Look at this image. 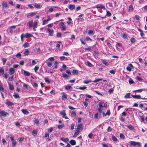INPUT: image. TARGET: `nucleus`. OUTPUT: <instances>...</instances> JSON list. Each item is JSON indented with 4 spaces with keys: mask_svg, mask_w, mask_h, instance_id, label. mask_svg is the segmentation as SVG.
<instances>
[{
    "mask_svg": "<svg viewBox=\"0 0 147 147\" xmlns=\"http://www.w3.org/2000/svg\"><path fill=\"white\" fill-rule=\"evenodd\" d=\"M60 140L64 142H67V141H69V140L67 138H60Z\"/></svg>",
    "mask_w": 147,
    "mask_h": 147,
    "instance_id": "23",
    "label": "nucleus"
},
{
    "mask_svg": "<svg viewBox=\"0 0 147 147\" xmlns=\"http://www.w3.org/2000/svg\"><path fill=\"white\" fill-rule=\"evenodd\" d=\"M13 96L16 98H17L20 97L19 94L15 93H14Z\"/></svg>",
    "mask_w": 147,
    "mask_h": 147,
    "instance_id": "33",
    "label": "nucleus"
},
{
    "mask_svg": "<svg viewBox=\"0 0 147 147\" xmlns=\"http://www.w3.org/2000/svg\"><path fill=\"white\" fill-rule=\"evenodd\" d=\"M133 6L132 5H130L129 7L128 8V10H131V11H132L133 10Z\"/></svg>",
    "mask_w": 147,
    "mask_h": 147,
    "instance_id": "48",
    "label": "nucleus"
},
{
    "mask_svg": "<svg viewBox=\"0 0 147 147\" xmlns=\"http://www.w3.org/2000/svg\"><path fill=\"white\" fill-rule=\"evenodd\" d=\"M29 51L28 49H26L24 51V54L25 55H28Z\"/></svg>",
    "mask_w": 147,
    "mask_h": 147,
    "instance_id": "35",
    "label": "nucleus"
},
{
    "mask_svg": "<svg viewBox=\"0 0 147 147\" xmlns=\"http://www.w3.org/2000/svg\"><path fill=\"white\" fill-rule=\"evenodd\" d=\"M4 73V70L3 68H0V76L3 74Z\"/></svg>",
    "mask_w": 147,
    "mask_h": 147,
    "instance_id": "27",
    "label": "nucleus"
},
{
    "mask_svg": "<svg viewBox=\"0 0 147 147\" xmlns=\"http://www.w3.org/2000/svg\"><path fill=\"white\" fill-rule=\"evenodd\" d=\"M60 24L61 26V29L62 30H65V26L64 25V24L63 22L60 23Z\"/></svg>",
    "mask_w": 147,
    "mask_h": 147,
    "instance_id": "11",
    "label": "nucleus"
},
{
    "mask_svg": "<svg viewBox=\"0 0 147 147\" xmlns=\"http://www.w3.org/2000/svg\"><path fill=\"white\" fill-rule=\"evenodd\" d=\"M133 67L132 65L131 64H129V65L126 67L127 70L129 71H131V67Z\"/></svg>",
    "mask_w": 147,
    "mask_h": 147,
    "instance_id": "9",
    "label": "nucleus"
},
{
    "mask_svg": "<svg viewBox=\"0 0 147 147\" xmlns=\"http://www.w3.org/2000/svg\"><path fill=\"white\" fill-rule=\"evenodd\" d=\"M2 61L3 65H4L7 61V59L5 58H2Z\"/></svg>",
    "mask_w": 147,
    "mask_h": 147,
    "instance_id": "46",
    "label": "nucleus"
},
{
    "mask_svg": "<svg viewBox=\"0 0 147 147\" xmlns=\"http://www.w3.org/2000/svg\"><path fill=\"white\" fill-rule=\"evenodd\" d=\"M65 88L67 90H69L72 88V87L70 86H66L65 87Z\"/></svg>",
    "mask_w": 147,
    "mask_h": 147,
    "instance_id": "21",
    "label": "nucleus"
},
{
    "mask_svg": "<svg viewBox=\"0 0 147 147\" xmlns=\"http://www.w3.org/2000/svg\"><path fill=\"white\" fill-rule=\"evenodd\" d=\"M130 143L132 145L135 146L136 145H138V146H140V142H136L134 141H131L130 142Z\"/></svg>",
    "mask_w": 147,
    "mask_h": 147,
    "instance_id": "4",
    "label": "nucleus"
},
{
    "mask_svg": "<svg viewBox=\"0 0 147 147\" xmlns=\"http://www.w3.org/2000/svg\"><path fill=\"white\" fill-rule=\"evenodd\" d=\"M22 112L24 114L28 115L29 113V112L26 109H22Z\"/></svg>",
    "mask_w": 147,
    "mask_h": 147,
    "instance_id": "13",
    "label": "nucleus"
},
{
    "mask_svg": "<svg viewBox=\"0 0 147 147\" xmlns=\"http://www.w3.org/2000/svg\"><path fill=\"white\" fill-rule=\"evenodd\" d=\"M2 6L3 7H5L6 8H8L7 4L6 2H3L2 3Z\"/></svg>",
    "mask_w": 147,
    "mask_h": 147,
    "instance_id": "20",
    "label": "nucleus"
},
{
    "mask_svg": "<svg viewBox=\"0 0 147 147\" xmlns=\"http://www.w3.org/2000/svg\"><path fill=\"white\" fill-rule=\"evenodd\" d=\"M91 82V81L90 80H84L83 81V83L84 84H88Z\"/></svg>",
    "mask_w": 147,
    "mask_h": 147,
    "instance_id": "37",
    "label": "nucleus"
},
{
    "mask_svg": "<svg viewBox=\"0 0 147 147\" xmlns=\"http://www.w3.org/2000/svg\"><path fill=\"white\" fill-rule=\"evenodd\" d=\"M102 80V78L95 79V80L93 81L94 82H97L99 81Z\"/></svg>",
    "mask_w": 147,
    "mask_h": 147,
    "instance_id": "45",
    "label": "nucleus"
},
{
    "mask_svg": "<svg viewBox=\"0 0 147 147\" xmlns=\"http://www.w3.org/2000/svg\"><path fill=\"white\" fill-rule=\"evenodd\" d=\"M16 26H11L10 28V32H13V29H15V28L16 27Z\"/></svg>",
    "mask_w": 147,
    "mask_h": 147,
    "instance_id": "18",
    "label": "nucleus"
},
{
    "mask_svg": "<svg viewBox=\"0 0 147 147\" xmlns=\"http://www.w3.org/2000/svg\"><path fill=\"white\" fill-rule=\"evenodd\" d=\"M6 104L8 106H11L13 105V104L12 102L8 101H6Z\"/></svg>",
    "mask_w": 147,
    "mask_h": 147,
    "instance_id": "14",
    "label": "nucleus"
},
{
    "mask_svg": "<svg viewBox=\"0 0 147 147\" xmlns=\"http://www.w3.org/2000/svg\"><path fill=\"white\" fill-rule=\"evenodd\" d=\"M63 77L65 79H66L69 77L68 76L65 74H62Z\"/></svg>",
    "mask_w": 147,
    "mask_h": 147,
    "instance_id": "31",
    "label": "nucleus"
},
{
    "mask_svg": "<svg viewBox=\"0 0 147 147\" xmlns=\"http://www.w3.org/2000/svg\"><path fill=\"white\" fill-rule=\"evenodd\" d=\"M38 68H39V67H38V66H35L34 68V69L35 71L36 72V73L37 71L38 70Z\"/></svg>",
    "mask_w": 147,
    "mask_h": 147,
    "instance_id": "55",
    "label": "nucleus"
},
{
    "mask_svg": "<svg viewBox=\"0 0 147 147\" xmlns=\"http://www.w3.org/2000/svg\"><path fill=\"white\" fill-rule=\"evenodd\" d=\"M48 21L47 20H44L43 21L42 25H45L48 23Z\"/></svg>",
    "mask_w": 147,
    "mask_h": 147,
    "instance_id": "44",
    "label": "nucleus"
},
{
    "mask_svg": "<svg viewBox=\"0 0 147 147\" xmlns=\"http://www.w3.org/2000/svg\"><path fill=\"white\" fill-rule=\"evenodd\" d=\"M45 82H47V83L49 84L50 83V82L49 80V79H48V78H45Z\"/></svg>",
    "mask_w": 147,
    "mask_h": 147,
    "instance_id": "47",
    "label": "nucleus"
},
{
    "mask_svg": "<svg viewBox=\"0 0 147 147\" xmlns=\"http://www.w3.org/2000/svg\"><path fill=\"white\" fill-rule=\"evenodd\" d=\"M33 21H30L29 22L28 26L29 28L31 27L32 25Z\"/></svg>",
    "mask_w": 147,
    "mask_h": 147,
    "instance_id": "36",
    "label": "nucleus"
},
{
    "mask_svg": "<svg viewBox=\"0 0 147 147\" xmlns=\"http://www.w3.org/2000/svg\"><path fill=\"white\" fill-rule=\"evenodd\" d=\"M138 30L140 32L141 36L142 37H143L144 36V33H143L142 30L140 29H138Z\"/></svg>",
    "mask_w": 147,
    "mask_h": 147,
    "instance_id": "28",
    "label": "nucleus"
},
{
    "mask_svg": "<svg viewBox=\"0 0 147 147\" xmlns=\"http://www.w3.org/2000/svg\"><path fill=\"white\" fill-rule=\"evenodd\" d=\"M32 134L34 136H35L37 134V131L36 130H34L32 131Z\"/></svg>",
    "mask_w": 147,
    "mask_h": 147,
    "instance_id": "56",
    "label": "nucleus"
},
{
    "mask_svg": "<svg viewBox=\"0 0 147 147\" xmlns=\"http://www.w3.org/2000/svg\"><path fill=\"white\" fill-rule=\"evenodd\" d=\"M9 114L7 112L3 110L0 111V116L5 117L6 116H8Z\"/></svg>",
    "mask_w": 147,
    "mask_h": 147,
    "instance_id": "2",
    "label": "nucleus"
},
{
    "mask_svg": "<svg viewBox=\"0 0 147 147\" xmlns=\"http://www.w3.org/2000/svg\"><path fill=\"white\" fill-rule=\"evenodd\" d=\"M119 136L121 139H124L125 138L124 136L122 134L120 133L119 134Z\"/></svg>",
    "mask_w": 147,
    "mask_h": 147,
    "instance_id": "50",
    "label": "nucleus"
},
{
    "mask_svg": "<svg viewBox=\"0 0 147 147\" xmlns=\"http://www.w3.org/2000/svg\"><path fill=\"white\" fill-rule=\"evenodd\" d=\"M34 122L37 126H38L39 124V121L38 119H35Z\"/></svg>",
    "mask_w": 147,
    "mask_h": 147,
    "instance_id": "24",
    "label": "nucleus"
},
{
    "mask_svg": "<svg viewBox=\"0 0 147 147\" xmlns=\"http://www.w3.org/2000/svg\"><path fill=\"white\" fill-rule=\"evenodd\" d=\"M106 16H107L109 17L111 16V14L109 11H107V13Z\"/></svg>",
    "mask_w": 147,
    "mask_h": 147,
    "instance_id": "61",
    "label": "nucleus"
},
{
    "mask_svg": "<svg viewBox=\"0 0 147 147\" xmlns=\"http://www.w3.org/2000/svg\"><path fill=\"white\" fill-rule=\"evenodd\" d=\"M16 56L17 58H20L21 57V54L20 53H18Z\"/></svg>",
    "mask_w": 147,
    "mask_h": 147,
    "instance_id": "57",
    "label": "nucleus"
},
{
    "mask_svg": "<svg viewBox=\"0 0 147 147\" xmlns=\"http://www.w3.org/2000/svg\"><path fill=\"white\" fill-rule=\"evenodd\" d=\"M47 65L48 66H49V67H51V66L52 65V63H51L50 62L48 61L47 62Z\"/></svg>",
    "mask_w": 147,
    "mask_h": 147,
    "instance_id": "51",
    "label": "nucleus"
},
{
    "mask_svg": "<svg viewBox=\"0 0 147 147\" xmlns=\"http://www.w3.org/2000/svg\"><path fill=\"white\" fill-rule=\"evenodd\" d=\"M122 36H123V38L124 39H126L127 38V35L125 34H122Z\"/></svg>",
    "mask_w": 147,
    "mask_h": 147,
    "instance_id": "64",
    "label": "nucleus"
},
{
    "mask_svg": "<svg viewBox=\"0 0 147 147\" xmlns=\"http://www.w3.org/2000/svg\"><path fill=\"white\" fill-rule=\"evenodd\" d=\"M82 129V124H78V125L77 129Z\"/></svg>",
    "mask_w": 147,
    "mask_h": 147,
    "instance_id": "19",
    "label": "nucleus"
},
{
    "mask_svg": "<svg viewBox=\"0 0 147 147\" xmlns=\"http://www.w3.org/2000/svg\"><path fill=\"white\" fill-rule=\"evenodd\" d=\"M9 71L10 74L12 75L15 72V69L13 68H10L9 70Z\"/></svg>",
    "mask_w": 147,
    "mask_h": 147,
    "instance_id": "12",
    "label": "nucleus"
},
{
    "mask_svg": "<svg viewBox=\"0 0 147 147\" xmlns=\"http://www.w3.org/2000/svg\"><path fill=\"white\" fill-rule=\"evenodd\" d=\"M71 116L72 117H76V113L74 112V111H72L71 113Z\"/></svg>",
    "mask_w": 147,
    "mask_h": 147,
    "instance_id": "34",
    "label": "nucleus"
},
{
    "mask_svg": "<svg viewBox=\"0 0 147 147\" xmlns=\"http://www.w3.org/2000/svg\"><path fill=\"white\" fill-rule=\"evenodd\" d=\"M47 32L49 33V36H53V30H51L49 28H48L47 29Z\"/></svg>",
    "mask_w": 147,
    "mask_h": 147,
    "instance_id": "6",
    "label": "nucleus"
},
{
    "mask_svg": "<svg viewBox=\"0 0 147 147\" xmlns=\"http://www.w3.org/2000/svg\"><path fill=\"white\" fill-rule=\"evenodd\" d=\"M24 74L25 75L27 76H30V74L28 72L25 70H24Z\"/></svg>",
    "mask_w": 147,
    "mask_h": 147,
    "instance_id": "30",
    "label": "nucleus"
},
{
    "mask_svg": "<svg viewBox=\"0 0 147 147\" xmlns=\"http://www.w3.org/2000/svg\"><path fill=\"white\" fill-rule=\"evenodd\" d=\"M72 73L73 74H74V75H75V74H77L78 73L77 70L74 69L73 70Z\"/></svg>",
    "mask_w": 147,
    "mask_h": 147,
    "instance_id": "39",
    "label": "nucleus"
},
{
    "mask_svg": "<svg viewBox=\"0 0 147 147\" xmlns=\"http://www.w3.org/2000/svg\"><path fill=\"white\" fill-rule=\"evenodd\" d=\"M112 139L113 141L114 142H117V138L114 136H112Z\"/></svg>",
    "mask_w": 147,
    "mask_h": 147,
    "instance_id": "41",
    "label": "nucleus"
},
{
    "mask_svg": "<svg viewBox=\"0 0 147 147\" xmlns=\"http://www.w3.org/2000/svg\"><path fill=\"white\" fill-rule=\"evenodd\" d=\"M64 125L63 124L59 125H58V128L59 129H61L63 127Z\"/></svg>",
    "mask_w": 147,
    "mask_h": 147,
    "instance_id": "60",
    "label": "nucleus"
},
{
    "mask_svg": "<svg viewBox=\"0 0 147 147\" xmlns=\"http://www.w3.org/2000/svg\"><path fill=\"white\" fill-rule=\"evenodd\" d=\"M68 8L72 10L75 9V6L74 5H69Z\"/></svg>",
    "mask_w": 147,
    "mask_h": 147,
    "instance_id": "10",
    "label": "nucleus"
},
{
    "mask_svg": "<svg viewBox=\"0 0 147 147\" xmlns=\"http://www.w3.org/2000/svg\"><path fill=\"white\" fill-rule=\"evenodd\" d=\"M80 132V131L78 129H77L76 131H75L74 135L73 136V137L74 138L76 137L77 135L79 134Z\"/></svg>",
    "mask_w": 147,
    "mask_h": 147,
    "instance_id": "8",
    "label": "nucleus"
},
{
    "mask_svg": "<svg viewBox=\"0 0 147 147\" xmlns=\"http://www.w3.org/2000/svg\"><path fill=\"white\" fill-rule=\"evenodd\" d=\"M37 22H35L34 23L33 25V29L34 31H35L36 30V29L35 28H37Z\"/></svg>",
    "mask_w": 147,
    "mask_h": 147,
    "instance_id": "16",
    "label": "nucleus"
},
{
    "mask_svg": "<svg viewBox=\"0 0 147 147\" xmlns=\"http://www.w3.org/2000/svg\"><path fill=\"white\" fill-rule=\"evenodd\" d=\"M92 136L93 134L92 133H90L88 134V137L92 139Z\"/></svg>",
    "mask_w": 147,
    "mask_h": 147,
    "instance_id": "58",
    "label": "nucleus"
},
{
    "mask_svg": "<svg viewBox=\"0 0 147 147\" xmlns=\"http://www.w3.org/2000/svg\"><path fill=\"white\" fill-rule=\"evenodd\" d=\"M33 35L30 33H27L25 34H22L21 35V40L22 41L24 37L27 38L29 37H32Z\"/></svg>",
    "mask_w": 147,
    "mask_h": 147,
    "instance_id": "1",
    "label": "nucleus"
},
{
    "mask_svg": "<svg viewBox=\"0 0 147 147\" xmlns=\"http://www.w3.org/2000/svg\"><path fill=\"white\" fill-rule=\"evenodd\" d=\"M126 126L130 130H133L134 129V127L131 125H127Z\"/></svg>",
    "mask_w": 147,
    "mask_h": 147,
    "instance_id": "29",
    "label": "nucleus"
},
{
    "mask_svg": "<svg viewBox=\"0 0 147 147\" xmlns=\"http://www.w3.org/2000/svg\"><path fill=\"white\" fill-rule=\"evenodd\" d=\"M132 96L134 98L138 99H140L141 97V96L140 95H132Z\"/></svg>",
    "mask_w": 147,
    "mask_h": 147,
    "instance_id": "17",
    "label": "nucleus"
},
{
    "mask_svg": "<svg viewBox=\"0 0 147 147\" xmlns=\"http://www.w3.org/2000/svg\"><path fill=\"white\" fill-rule=\"evenodd\" d=\"M23 46L24 48L28 47H29V44L28 42L26 43L23 44Z\"/></svg>",
    "mask_w": 147,
    "mask_h": 147,
    "instance_id": "32",
    "label": "nucleus"
},
{
    "mask_svg": "<svg viewBox=\"0 0 147 147\" xmlns=\"http://www.w3.org/2000/svg\"><path fill=\"white\" fill-rule=\"evenodd\" d=\"M85 40L86 41L90 40L92 41V40L89 37H86V38Z\"/></svg>",
    "mask_w": 147,
    "mask_h": 147,
    "instance_id": "63",
    "label": "nucleus"
},
{
    "mask_svg": "<svg viewBox=\"0 0 147 147\" xmlns=\"http://www.w3.org/2000/svg\"><path fill=\"white\" fill-rule=\"evenodd\" d=\"M16 142L15 141H13L12 142V146L13 147H14L16 146Z\"/></svg>",
    "mask_w": 147,
    "mask_h": 147,
    "instance_id": "59",
    "label": "nucleus"
},
{
    "mask_svg": "<svg viewBox=\"0 0 147 147\" xmlns=\"http://www.w3.org/2000/svg\"><path fill=\"white\" fill-rule=\"evenodd\" d=\"M146 90V89H140L136 90H135L134 91V92H142V91H145Z\"/></svg>",
    "mask_w": 147,
    "mask_h": 147,
    "instance_id": "25",
    "label": "nucleus"
},
{
    "mask_svg": "<svg viewBox=\"0 0 147 147\" xmlns=\"http://www.w3.org/2000/svg\"><path fill=\"white\" fill-rule=\"evenodd\" d=\"M129 83L130 84H133L134 83V82L133 80L131 78H130L129 79Z\"/></svg>",
    "mask_w": 147,
    "mask_h": 147,
    "instance_id": "49",
    "label": "nucleus"
},
{
    "mask_svg": "<svg viewBox=\"0 0 147 147\" xmlns=\"http://www.w3.org/2000/svg\"><path fill=\"white\" fill-rule=\"evenodd\" d=\"M83 104L86 107H87L88 106V104L87 102L86 101H84L83 102Z\"/></svg>",
    "mask_w": 147,
    "mask_h": 147,
    "instance_id": "62",
    "label": "nucleus"
},
{
    "mask_svg": "<svg viewBox=\"0 0 147 147\" xmlns=\"http://www.w3.org/2000/svg\"><path fill=\"white\" fill-rule=\"evenodd\" d=\"M116 72L115 69H112L109 71V72L112 74H115Z\"/></svg>",
    "mask_w": 147,
    "mask_h": 147,
    "instance_id": "38",
    "label": "nucleus"
},
{
    "mask_svg": "<svg viewBox=\"0 0 147 147\" xmlns=\"http://www.w3.org/2000/svg\"><path fill=\"white\" fill-rule=\"evenodd\" d=\"M62 94H63V95L62 96L61 98L63 100H65V99H66L67 98L66 94L64 93H62Z\"/></svg>",
    "mask_w": 147,
    "mask_h": 147,
    "instance_id": "15",
    "label": "nucleus"
},
{
    "mask_svg": "<svg viewBox=\"0 0 147 147\" xmlns=\"http://www.w3.org/2000/svg\"><path fill=\"white\" fill-rule=\"evenodd\" d=\"M36 14V13L35 12L30 13L28 14L27 17L28 18H29L30 17H32L35 16Z\"/></svg>",
    "mask_w": 147,
    "mask_h": 147,
    "instance_id": "5",
    "label": "nucleus"
},
{
    "mask_svg": "<svg viewBox=\"0 0 147 147\" xmlns=\"http://www.w3.org/2000/svg\"><path fill=\"white\" fill-rule=\"evenodd\" d=\"M130 93H127L124 96V97L125 98H129Z\"/></svg>",
    "mask_w": 147,
    "mask_h": 147,
    "instance_id": "40",
    "label": "nucleus"
},
{
    "mask_svg": "<svg viewBox=\"0 0 147 147\" xmlns=\"http://www.w3.org/2000/svg\"><path fill=\"white\" fill-rule=\"evenodd\" d=\"M102 62L103 64L105 65H107L108 64V62L105 60H102Z\"/></svg>",
    "mask_w": 147,
    "mask_h": 147,
    "instance_id": "54",
    "label": "nucleus"
},
{
    "mask_svg": "<svg viewBox=\"0 0 147 147\" xmlns=\"http://www.w3.org/2000/svg\"><path fill=\"white\" fill-rule=\"evenodd\" d=\"M86 65L89 67H92L93 66L88 61L86 63Z\"/></svg>",
    "mask_w": 147,
    "mask_h": 147,
    "instance_id": "42",
    "label": "nucleus"
},
{
    "mask_svg": "<svg viewBox=\"0 0 147 147\" xmlns=\"http://www.w3.org/2000/svg\"><path fill=\"white\" fill-rule=\"evenodd\" d=\"M96 7L97 8H100L104 10H105L106 9L105 7L102 5H98L96 6Z\"/></svg>",
    "mask_w": 147,
    "mask_h": 147,
    "instance_id": "7",
    "label": "nucleus"
},
{
    "mask_svg": "<svg viewBox=\"0 0 147 147\" xmlns=\"http://www.w3.org/2000/svg\"><path fill=\"white\" fill-rule=\"evenodd\" d=\"M60 114L62 115V117L65 118V119H68L66 116V114L65 110H63L60 112Z\"/></svg>",
    "mask_w": 147,
    "mask_h": 147,
    "instance_id": "3",
    "label": "nucleus"
},
{
    "mask_svg": "<svg viewBox=\"0 0 147 147\" xmlns=\"http://www.w3.org/2000/svg\"><path fill=\"white\" fill-rule=\"evenodd\" d=\"M88 34L89 35H91L93 34V32L92 30H89L88 31Z\"/></svg>",
    "mask_w": 147,
    "mask_h": 147,
    "instance_id": "43",
    "label": "nucleus"
},
{
    "mask_svg": "<svg viewBox=\"0 0 147 147\" xmlns=\"http://www.w3.org/2000/svg\"><path fill=\"white\" fill-rule=\"evenodd\" d=\"M70 143L72 145H74L76 144V142L74 140H72L70 141Z\"/></svg>",
    "mask_w": 147,
    "mask_h": 147,
    "instance_id": "26",
    "label": "nucleus"
},
{
    "mask_svg": "<svg viewBox=\"0 0 147 147\" xmlns=\"http://www.w3.org/2000/svg\"><path fill=\"white\" fill-rule=\"evenodd\" d=\"M87 88V87L86 86H83L82 87H79L78 89L80 90H84L86 89Z\"/></svg>",
    "mask_w": 147,
    "mask_h": 147,
    "instance_id": "52",
    "label": "nucleus"
},
{
    "mask_svg": "<svg viewBox=\"0 0 147 147\" xmlns=\"http://www.w3.org/2000/svg\"><path fill=\"white\" fill-rule=\"evenodd\" d=\"M74 125H75V124H74L73 123H72L71 125L70 128H71V129L72 130L74 129Z\"/></svg>",
    "mask_w": 147,
    "mask_h": 147,
    "instance_id": "53",
    "label": "nucleus"
},
{
    "mask_svg": "<svg viewBox=\"0 0 147 147\" xmlns=\"http://www.w3.org/2000/svg\"><path fill=\"white\" fill-rule=\"evenodd\" d=\"M9 88L11 90H13L14 89L13 85L10 83L9 84Z\"/></svg>",
    "mask_w": 147,
    "mask_h": 147,
    "instance_id": "22",
    "label": "nucleus"
}]
</instances>
